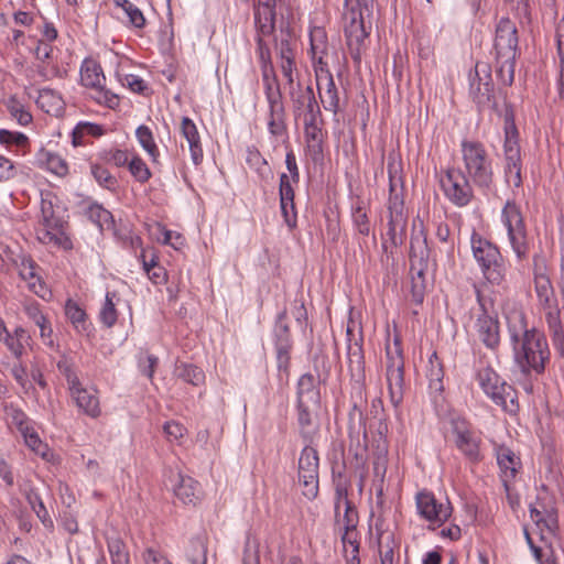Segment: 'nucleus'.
I'll list each match as a JSON object with an SVG mask.
<instances>
[{
  "mask_svg": "<svg viewBox=\"0 0 564 564\" xmlns=\"http://www.w3.org/2000/svg\"><path fill=\"white\" fill-rule=\"evenodd\" d=\"M505 315L514 364L525 376L543 375L551 359L544 333L535 327L529 328L525 314L520 308H513Z\"/></svg>",
  "mask_w": 564,
  "mask_h": 564,
  "instance_id": "obj_1",
  "label": "nucleus"
},
{
  "mask_svg": "<svg viewBox=\"0 0 564 564\" xmlns=\"http://www.w3.org/2000/svg\"><path fill=\"white\" fill-rule=\"evenodd\" d=\"M65 213L64 206L52 192L41 194V218L35 229L41 243L72 249V241L66 235Z\"/></svg>",
  "mask_w": 564,
  "mask_h": 564,
  "instance_id": "obj_2",
  "label": "nucleus"
},
{
  "mask_svg": "<svg viewBox=\"0 0 564 564\" xmlns=\"http://www.w3.org/2000/svg\"><path fill=\"white\" fill-rule=\"evenodd\" d=\"M494 51L497 77L502 85L511 86L519 56V36L516 23L507 17L496 24Z\"/></svg>",
  "mask_w": 564,
  "mask_h": 564,
  "instance_id": "obj_3",
  "label": "nucleus"
},
{
  "mask_svg": "<svg viewBox=\"0 0 564 564\" xmlns=\"http://www.w3.org/2000/svg\"><path fill=\"white\" fill-rule=\"evenodd\" d=\"M470 247L484 279L491 285L506 284L508 263L499 247L475 230L470 237Z\"/></svg>",
  "mask_w": 564,
  "mask_h": 564,
  "instance_id": "obj_4",
  "label": "nucleus"
},
{
  "mask_svg": "<svg viewBox=\"0 0 564 564\" xmlns=\"http://www.w3.org/2000/svg\"><path fill=\"white\" fill-rule=\"evenodd\" d=\"M503 171L506 181L516 188L522 186V149L520 132L516 124L514 109L506 104L503 112Z\"/></svg>",
  "mask_w": 564,
  "mask_h": 564,
  "instance_id": "obj_5",
  "label": "nucleus"
},
{
  "mask_svg": "<svg viewBox=\"0 0 564 564\" xmlns=\"http://www.w3.org/2000/svg\"><path fill=\"white\" fill-rule=\"evenodd\" d=\"M460 152L465 167L464 173L477 187L490 188L494 182V170L486 147L480 141L463 140Z\"/></svg>",
  "mask_w": 564,
  "mask_h": 564,
  "instance_id": "obj_6",
  "label": "nucleus"
},
{
  "mask_svg": "<svg viewBox=\"0 0 564 564\" xmlns=\"http://www.w3.org/2000/svg\"><path fill=\"white\" fill-rule=\"evenodd\" d=\"M501 221L507 229L509 245L519 262L529 258L531 238L520 206L508 199L501 210Z\"/></svg>",
  "mask_w": 564,
  "mask_h": 564,
  "instance_id": "obj_7",
  "label": "nucleus"
},
{
  "mask_svg": "<svg viewBox=\"0 0 564 564\" xmlns=\"http://www.w3.org/2000/svg\"><path fill=\"white\" fill-rule=\"evenodd\" d=\"M386 381L391 404L397 409L404 399L406 383L404 378V355L402 339L394 334L393 345L386 344Z\"/></svg>",
  "mask_w": 564,
  "mask_h": 564,
  "instance_id": "obj_8",
  "label": "nucleus"
},
{
  "mask_svg": "<svg viewBox=\"0 0 564 564\" xmlns=\"http://www.w3.org/2000/svg\"><path fill=\"white\" fill-rule=\"evenodd\" d=\"M477 381L485 394L505 412L517 414L519 411L518 393L491 368L478 370Z\"/></svg>",
  "mask_w": 564,
  "mask_h": 564,
  "instance_id": "obj_9",
  "label": "nucleus"
},
{
  "mask_svg": "<svg viewBox=\"0 0 564 564\" xmlns=\"http://www.w3.org/2000/svg\"><path fill=\"white\" fill-rule=\"evenodd\" d=\"M80 84L93 90L91 98L99 105L116 109L120 105L119 95L106 88V76L101 65L94 58H85L79 69Z\"/></svg>",
  "mask_w": 564,
  "mask_h": 564,
  "instance_id": "obj_10",
  "label": "nucleus"
},
{
  "mask_svg": "<svg viewBox=\"0 0 564 564\" xmlns=\"http://www.w3.org/2000/svg\"><path fill=\"white\" fill-rule=\"evenodd\" d=\"M469 96L479 110L496 109L495 85L491 67L486 62H477L474 70L469 72Z\"/></svg>",
  "mask_w": 564,
  "mask_h": 564,
  "instance_id": "obj_11",
  "label": "nucleus"
},
{
  "mask_svg": "<svg viewBox=\"0 0 564 564\" xmlns=\"http://www.w3.org/2000/svg\"><path fill=\"white\" fill-rule=\"evenodd\" d=\"M451 433L455 447L470 464L482 460L481 437L473 425L464 417L456 416L451 420Z\"/></svg>",
  "mask_w": 564,
  "mask_h": 564,
  "instance_id": "obj_12",
  "label": "nucleus"
},
{
  "mask_svg": "<svg viewBox=\"0 0 564 564\" xmlns=\"http://www.w3.org/2000/svg\"><path fill=\"white\" fill-rule=\"evenodd\" d=\"M415 245V240L412 238L410 247V274H411V301L416 305H421L425 297V272L427 269L429 248L427 239L424 236L422 242Z\"/></svg>",
  "mask_w": 564,
  "mask_h": 564,
  "instance_id": "obj_13",
  "label": "nucleus"
},
{
  "mask_svg": "<svg viewBox=\"0 0 564 564\" xmlns=\"http://www.w3.org/2000/svg\"><path fill=\"white\" fill-rule=\"evenodd\" d=\"M373 0H345V7L351 12V21L345 28L347 45L351 57L359 59L361 47L368 36L362 21L364 12H370Z\"/></svg>",
  "mask_w": 564,
  "mask_h": 564,
  "instance_id": "obj_14",
  "label": "nucleus"
},
{
  "mask_svg": "<svg viewBox=\"0 0 564 564\" xmlns=\"http://www.w3.org/2000/svg\"><path fill=\"white\" fill-rule=\"evenodd\" d=\"M476 299L479 305L480 313L475 322V330L478 339L491 350H495L500 345V324L496 313H490L494 304L487 301L481 291L476 288Z\"/></svg>",
  "mask_w": 564,
  "mask_h": 564,
  "instance_id": "obj_15",
  "label": "nucleus"
},
{
  "mask_svg": "<svg viewBox=\"0 0 564 564\" xmlns=\"http://www.w3.org/2000/svg\"><path fill=\"white\" fill-rule=\"evenodd\" d=\"M313 443L304 445L299 458V484L302 495L308 500H314L319 492V457Z\"/></svg>",
  "mask_w": 564,
  "mask_h": 564,
  "instance_id": "obj_16",
  "label": "nucleus"
},
{
  "mask_svg": "<svg viewBox=\"0 0 564 564\" xmlns=\"http://www.w3.org/2000/svg\"><path fill=\"white\" fill-rule=\"evenodd\" d=\"M470 178L459 169L449 167L441 176L440 184L445 197L457 207H465L474 199Z\"/></svg>",
  "mask_w": 564,
  "mask_h": 564,
  "instance_id": "obj_17",
  "label": "nucleus"
},
{
  "mask_svg": "<svg viewBox=\"0 0 564 564\" xmlns=\"http://www.w3.org/2000/svg\"><path fill=\"white\" fill-rule=\"evenodd\" d=\"M417 513L435 529L443 525L452 516L453 507L448 500L438 501L434 494L422 490L415 497Z\"/></svg>",
  "mask_w": 564,
  "mask_h": 564,
  "instance_id": "obj_18",
  "label": "nucleus"
},
{
  "mask_svg": "<svg viewBox=\"0 0 564 564\" xmlns=\"http://www.w3.org/2000/svg\"><path fill=\"white\" fill-rule=\"evenodd\" d=\"M274 349L276 358V367L280 372L286 377L290 375L291 352L293 349V340L286 323V311L283 310L278 314L273 328Z\"/></svg>",
  "mask_w": 564,
  "mask_h": 564,
  "instance_id": "obj_19",
  "label": "nucleus"
},
{
  "mask_svg": "<svg viewBox=\"0 0 564 564\" xmlns=\"http://www.w3.org/2000/svg\"><path fill=\"white\" fill-rule=\"evenodd\" d=\"M275 48L278 51L279 67L286 80L288 93L303 87L300 82H296V41L292 39L289 32H286L282 35L281 40L275 43Z\"/></svg>",
  "mask_w": 564,
  "mask_h": 564,
  "instance_id": "obj_20",
  "label": "nucleus"
},
{
  "mask_svg": "<svg viewBox=\"0 0 564 564\" xmlns=\"http://www.w3.org/2000/svg\"><path fill=\"white\" fill-rule=\"evenodd\" d=\"M315 76L318 95L324 109L332 111L333 113H337L339 110L338 89L335 85L333 75L326 68V63L323 62L322 56L318 57L317 64L315 65Z\"/></svg>",
  "mask_w": 564,
  "mask_h": 564,
  "instance_id": "obj_21",
  "label": "nucleus"
},
{
  "mask_svg": "<svg viewBox=\"0 0 564 564\" xmlns=\"http://www.w3.org/2000/svg\"><path fill=\"white\" fill-rule=\"evenodd\" d=\"M388 230L387 236L389 242L393 247L402 246L406 237L408 213L404 203L393 197L388 205Z\"/></svg>",
  "mask_w": 564,
  "mask_h": 564,
  "instance_id": "obj_22",
  "label": "nucleus"
},
{
  "mask_svg": "<svg viewBox=\"0 0 564 564\" xmlns=\"http://www.w3.org/2000/svg\"><path fill=\"white\" fill-rule=\"evenodd\" d=\"M352 330L350 328L347 329L348 336V345H347V359H348V368L351 376V379L357 384L358 389L361 390L365 386L366 380V362L365 355L362 348V336L358 339L352 340L350 336H352Z\"/></svg>",
  "mask_w": 564,
  "mask_h": 564,
  "instance_id": "obj_23",
  "label": "nucleus"
},
{
  "mask_svg": "<svg viewBox=\"0 0 564 564\" xmlns=\"http://www.w3.org/2000/svg\"><path fill=\"white\" fill-rule=\"evenodd\" d=\"M285 0H253V19L256 30L262 34H274L276 8Z\"/></svg>",
  "mask_w": 564,
  "mask_h": 564,
  "instance_id": "obj_24",
  "label": "nucleus"
},
{
  "mask_svg": "<svg viewBox=\"0 0 564 564\" xmlns=\"http://www.w3.org/2000/svg\"><path fill=\"white\" fill-rule=\"evenodd\" d=\"M69 394L78 410L85 415L97 419L101 414L98 392L94 388H85L82 382L70 387Z\"/></svg>",
  "mask_w": 564,
  "mask_h": 564,
  "instance_id": "obj_25",
  "label": "nucleus"
},
{
  "mask_svg": "<svg viewBox=\"0 0 564 564\" xmlns=\"http://www.w3.org/2000/svg\"><path fill=\"white\" fill-rule=\"evenodd\" d=\"M321 404L297 403L299 432L304 444L313 443L319 431L317 411Z\"/></svg>",
  "mask_w": 564,
  "mask_h": 564,
  "instance_id": "obj_26",
  "label": "nucleus"
},
{
  "mask_svg": "<svg viewBox=\"0 0 564 564\" xmlns=\"http://www.w3.org/2000/svg\"><path fill=\"white\" fill-rule=\"evenodd\" d=\"M14 262L19 269L21 279L28 281L30 291L42 299H46V295H50V291L36 273V262L30 256L24 253L20 254Z\"/></svg>",
  "mask_w": 564,
  "mask_h": 564,
  "instance_id": "obj_27",
  "label": "nucleus"
},
{
  "mask_svg": "<svg viewBox=\"0 0 564 564\" xmlns=\"http://www.w3.org/2000/svg\"><path fill=\"white\" fill-rule=\"evenodd\" d=\"M293 182L290 180L289 175L282 173L280 175V184H279V196H280V207L281 213L284 218L285 224L290 228H294L296 226V210L294 204V188Z\"/></svg>",
  "mask_w": 564,
  "mask_h": 564,
  "instance_id": "obj_28",
  "label": "nucleus"
},
{
  "mask_svg": "<svg viewBox=\"0 0 564 564\" xmlns=\"http://www.w3.org/2000/svg\"><path fill=\"white\" fill-rule=\"evenodd\" d=\"M289 97L292 102L294 118L321 109L311 85L289 91Z\"/></svg>",
  "mask_w": 564,
  "mask_h": 564,
  "instance_id": "obj_29",
  "label": "nucleus"
},
{
  "mask_svg": "<svg viewBox=\"0 0 564 564\" xmlns=\"http://www.w3.org/2000/svg\"><path fill=\"white\" fill-rule=\"evenodd\" d=\"M26 316L40 328V337L44 345L53 348V328L47 317L42 313L37 302H26L23 306Z\"/></svg>",
  "mask_w": 564,
  "mask_h": 564,
  "instance_id": "obj_30",
  "label": "nucleus"
},
{
  "mask_svg": "<svg viewBox=\"0 0 564 564\" xmlns=\"http://www.w3.org/2000/svg\"><path fill=\"white\" fill-rule=\"evenodd\" d=\"M181 133L187 141L191 158L195 165H199L204 158L200 135L194 121L188 117H183L181 121Z\"/></svg>",
  "mask_w": 564,
  "mask_h": 564,
  "instance_id": "obj_31",
  "label": "nucleus"
},
{
  "mask_svg": "<svg viewBox=\"0 0 564 564\" xmlns=\"http://www.w3.org/2000/svg\"><path fill=\"white\" fill-rule=\"evenodd\" d=\"M37 166L47 170L59 177L68 174V164L59 154L41 149L35 156Z\"/></svg>",
  "mask_w": 564,
  "mask_h": 564,
  "instance_id": "obj_32",
  "label": "nucleus"
},
{
  "mask_svg": "<svg viewBox=\"0 0 564 564\" xmlns=\"http://www.w3.org/2000/svg\"><path fill=\"white\" fill-rule=\"evenodd\" d=\"M297 403H307L310 405L321 404V393L315 377L307 372L300 377L297 381Z\"/></svg>",
  "mask_w": 564,
  "mask_h": 564,
  "instance_id": "obj_33",
  "label": "nucleus"
},
{
  "mask_svg": "<svg viewBox=\"0 0 564 564\" xmlns=\"http://www.w3.org/2000/svg\"><path fill=\"white\" fill-rule=\"evenodd\" d=\"M178 482L174 487V495L185 505H196L200 498L198 481L189 476L177 475Z\"/></svg>",
  "mask_w": 564,
  "mask_h": 564,
  "instance_id": "obj_34",
  "label": "nucleus"
},
{
  "mask_svg": "<svg viewBox=\"0 0 564 564\" xmlns=\"http://www.w3.org/2000/svg\"><path fill=\"white\" fill-rule=\"evenodd\" d=\"M497 462L501 470L502 482L507 487V484L516 477L520 460L510 448L501 446L497 451Z\"/></svg>",
  "mask_w": 564,
  "mask_h": 564,
  "instance_id": "obj_35",
  "label": "nucleus"
},
{
  "mask_svg": "<svg viewBox=\"0 0 564 564\" xmlns=\"http://www.w3.org/2000/svg\"><path fill=\"white\" fill-rule=\"evenodd\" d=\"M140 258L142 260L143 270L154 284H162L166 281V271L159 264V258L153 250H142Z\"/></svg>",
  "mask_w": 564,
  "mask_h": 564,
  "instance_id": "obj_36",
  "label": "nucleus"
},
{
  "mask_svg": "<svg viewBox=\"0 0 564 564\" xmlns=\"http://www.w3.org/2000/svg\"><path fill=\"white\" fill-rule=\"evenodd\" d=\"M304 138L306 143V151L313 162L321 161L323 159L322 124L304 128Z\"/></svg>",
  "mask_w": 564,
  "mask_h": 564,
  "instance_id": "obj_37",
  "label": "nucleus"
},
{
  "mask_svg": "<svg viewBox=\"0 0 564 564\" xmlns=\"http://www.w3.org/2000/svg\"><path fill=\"white\" fill-rule=\"evenodd\" d=\"M426 377L429 379V388L437 393L443 392L444 390V368L443 364L434 351L429 358V366L426 371Z\"/></svg>",
  "mask_w": 564,
  "mask_h": 564,
  "instance_id": "obj_38",
  "label": "nucleus"
},
{
  "mask_svg": "<svg viewBox=\"0 0 564 564\" xmlns=\"http://www.w3.org/2000/svg\"><path fill=\"white\" fill-rule=\"evenodd\" d=\"M65 315L78 333L88 334L91 324L87 322L86 312L73 300L65 304Z\"/></svg>",
  "mask_w": 564,
  "mask_h": 564,
  "instance_id": "obj_39",
  "label": "nucleus"
},
{
  "mask_svg": "<svg viewBox=\"0 0 564 564\" xmlns=\"http://www.w3.org/2000/svg\"><path fill=\"white\" fill-rule=\"evenodd\" d=\"M175 376L186 383L199 387L205 383V372L202 368L187 362H180L175 366Z\"/></svg>",
  "mask_w": 564,
  "mask_h": 564,
  "instance_id": "obj_40",
  "label": "nucleus"
},
{
  "mask_svg": "<svg viewBox=\"0 0 564 564\" xmlns=\"http://www.w3.org/2000/svg\"><path fill=\"white\" fill-rule=\"evenodd\" d=\"M36 104L50 115H58L64 108L62 97L50 88H43L39 91Z\"/></svg>",
  "mask_w": 564,
  "mask_h": 564,
  "instance_id": "obj_41",
  "label": "nucleus"
},
{
  "mask_svg": "<svg viewBox=\"0 0 564 564\" xmlns=\"http://www.w3.org/2000/svg\"><path fill=\"white\" fill-rule=\"evenodd\" d=\"M135 138L141 148L148 153L152 162L158 163L160 151L155 143L152 130L148 126L141 124L135 130Z\"/></svg>",
  "mask_w": 564,
  "mask_h": 564,
  "instance_id": "obj_42",
  "label": "nucleus"
},
{
  "mask_svg": "<svg viewBox=\"0 0 564 564\" xmlns=\"http://www.w3.org/2000/svg\"><path fill=\"white\" fill-rule=\"evenodd\" d=\"M351 219L356 230L362 236L371 231L370 219L364 199L358 197L351 207Z\"/></svg>",
  "mask_w": 564,
  "mask_h": 564,
  "instance_id": "obj_43",
  "label": "nucleus"
},
{
  "mask_svg": "<svg viewBox=\"0 0 564 564\" xmlns=\"http://www.w3.org/2000/svg\"><path fill=\"white\" fill-rule=\"evenodd\" d=\"M334 522L335 527L338 528V532H340V530L356 529L359 523V516L356 506L354 503H347V508H344L343 513L341 510L338 516L334 513Z\"/></svg>",
  "mask_w": 564,
  "mask_h": 564,
  "instance_id": "obj_44",
  "label": "nucleus"
},
{
  "mask_svg": "<svg viewBox=\"0 0 564 564\" xmlns=\"http://www.w3.org/2000/svg\"><path fill=\"white\" fill-rule=\"evenodd\" d=\"M115 300H119L116 292H107L105 303L100 310V322L107 327H112L118 319Z\"/></svg>",
  "mask_w": 564,
  "mask_h": 564,
  "instance_id": "obj_45",
  "label": "nucleus"
},
{
  "mask_svg": "<svg viewBox=\"0 0 564 564\" xmlns=\"http://www.w3.org/2000/svg\"><path fill=\"white\" fill-rule=\"evenodd\" d=\"M0 143L6 147H15L18 151L24 154L30 145V140L22 132L0 129Z\"/></svg>",
  "mask_w": 564,
  "mask_h": 564,
  "instance_id": "obj_46",
  "label": "nucleus"
},
{
  "mask_svg": "<svg viewBox=\"0 0 564 564\" xmlns=\"http://www.w3.org/2000/svg\"><path fill=\"white\" fill-rule=\"evenodd\" d=\"M556 43H557V55H558V78H557V91L561 100L564 101V22L560 23L556 30Z\"/></svg>",
  "mask_w": 564,
  "mask_h": 564,
  "instance_id": "obj_47",
  "label": "nucleus"
},
{
  "mask_svg": "<svg viewBox=\"0 0 564 564\" xmlns=\"http://www.w3.org/2000/svg\"><path fill=\"white\" fill-rule=\"evenodd\" d=\"M246 163L251 170L256 171L261 178H267L271 174L267 160L256 148L247 150Z\"/></svg>",
  "mask_w": 564,
  "mask_h": 564,
  "instance_id": "obj_48",
  "label": "nucleus"
},
{
  "mask_svg": "<svg viewBox=\"0 0 564 564\" xmlns=\"http://www.w3.org/2000/svg\"><path fill=\"white\" fill-rule=\"evenodd\" d=\"M7 110L12 119L21 126H28L32 122L31 112L15 98L10 97L6 102Z\"/></svg>",
  "mask_w": 564,
  "mask_h": 564,
  "instance_id": "obj_49",
  "label": "nucleus"
},
{
  "mask_svg": "<svg viewBox=\"0 0 564 564\" xmlns=\"http://www.w3.org/2000/svg\"><path fill=\"white\" fill-rule=\"evenodd\" d=\"M186 557L191 564L207 563V546L200 538H193L186 550Z\"/></svg>",
  "mask_w": 564,
  "mask_h": 564,
  "instance_id": "obj_50",
  "label": "nucleus"
},
{
  "mask_svg": "<svg viewBox=\"0 0 564 564\" xmlns=\"http://www.w3.org/2000/svg\"><path fill=\"white\" fill-rule=\"evenodd\" d=\"M90 172L96 182L104 188L115 191L118 187L117 178L106 169L98 163L90 164Z\"/></svg>",
  "mask_w": 564,
  "mask_h": 564,
  "instance_id": "obj_51",
  "label": "nucleus"
},
{
  "mask_svg": "<svg viewBox=\"0 0 564 564\" xmlns=\"http://www.w3.org/2000/svg\"><path fill=\"white\" fill-rule=\"evenodd\" d=\"M128 169L134 180L142 184L147 183L152 176V173L147 163L138 154H134L131 158Z\"/></svg>",
  "mask_w": 564,
  "mask_h": 564,
  "instance_id": "obj_52",
  "label": "nucleus"
},
{
  "mask_svg": "<svg viewBox=\"0 0 564 564\" xmlns=\"http://www.w3.org/2000/svg\"><path fill=\"white\" fill-rule=\"evenodd\" d=\"M285 117V111L268 113V129L272 137L281 138L288 135Z\"/></svg>",
  "mask_w": 564,
  "mask_h": 564,
  "instance_id": "obj_53",
  "label": "nucleus"
},
{
  "mask_svg": "<svg viewBox=\"0 0 564 564\" xmlns=\"http://www.w3.org/2000/svg\"><path fill=\"white\" fill-rule=\"evenodd\" d=\"M85 215L99 228H102L104 225L110 224L112 220L111 213L97 203H91L86 208Z\"/></svg>",
  "mask_w": 564,
  "mask_h": 564,
  "instance_id": "obj_54",
  "label": "nucleus"
},
{
  "mask_svg": "<svg viewBox=\"0 0 564 564\" xmlns=\"http://www.w3.org/2000/svg\"><path fill=\"white\" fill-rule=\"evenodd\" d=\"M57 369L58 371L65 377L68 389L78 382H80L79 378L77 377L75 370H74V364L73 361L67 358L65 355L61 357V359L57 361Z\"/></svg>",
  "mask_w": 564,
  "mask_h": 564,
  "instance_id": "obj_55",
  "label": "nucleus"
},
{
  "mask_svg": "<svg viewBox=\"0 0 564 564\" xmlns=\"http://www.w3.org/2000/svg\"><path fill=\"white\" fill-rule=\"evenodd\" d=\"M373 465V484L377 486V496L383 494V481L387 473V462L382 456H377L372 463Z\"/></svg>",
  "mask_w": 564,
  "mask_h": 564,
  "instance_id": "obj_56",
  "label": "nucleus"
},
{
  "mask_svg": "<svg viewBox=\"0 0 564 564\" xmlns=\"http://www.w3.org/2000/svg\"><path fill=\"white\" fill-rule=\"evenodd\" d=\"M24 437L25 444L36 454L41 456H45L46 454V445L42 443L37 433L32 429H25L23 433H21Z\"/></svg>",
  "mask_w": 564,
  "mask_h": 564,
  "instance_id": "obj_57",
  "label": "nucleus"
},
{
  "mask_svg": "<svg viewBox=\"0 0 564 564\" xmlns=\"http://www.w3.org/2000/svg\"><path fill=\"white\" fill-rule=\"evenodd\" d=\"M532 554L539 564H557L554 550L551 545L532 546Z\"/></svg>",
  "mask_w": 564,
  "mask_h": 564,
  "instance_id": "obj_58",
  "label": "nucleus"
},
{
  "mask_svg": "<svg viewBox=\"0 0 564 564\" xmlns=\"http://www.w3.org/2000/svg\"><path fill=\"white\" fill-rule=\"evenodd\" d=\"M332 485L333 488L351 487V480L346 474V465L344 463L332 467Z\"/></svg>",
  "mask_w": 564,
  "mask_h": 564,
  "instance_id": "obj_59",
  "label": "nucleus"
},
{
  "mask_svg": "<svg viewBox=\"0 0 564 564\" xmlns=\"http://www.w3.org/2000/svg\"><path fill=\"white\" fill-rule=\"evenodd\" d=\"M104 160L117 167L128 166L130 162L129 153L126 150L115 149L104 153Z\"/></svg>",
  "mask_w": 564,
  "mask_h": 564,
  "instance_id": "obj_60",
  "label": "nucleus"
},
{
  "mask_svg": "<svg viewBox=\"0 0 564 564\" xmlns=\"http://www.w3.org/2000/svg\"><path fill=\"white\" fill-rule=\"evenodd\" d=\"M340 542L343 550H357L360 549V534L356 529L340 530Z\"/></svg>",
  "mask_w": 564,
  "mask_h": 564,
  "instance_id": "obj_61",
  "label": "nucleus"
},
{
  "mask_svg": "<svg viewBox=\"0 0 564 564\" xmlns=\"http://www.w3.org/2000/svg\"><path fill=\"white\" fill-rule=\"evenodd\" d=\"M386 542H380V561L381 564H394V546L395 541L393 534H388L384 538Z\"/></svg>",
  "mask_w": 564,
  "mask_h": 564,
  "instance_id": "obj_62",
  "label": "nucleus"
},
{
  "mask_svg": "<svg viewBox=\"0 0 564 564\" xmlns=\"http://www.w3.org/2000/svg\"><path fill=\"white\" fill-rule=\"evenodd\" d=\"M144 564H173L172 561L159 549L147 547L142 553Z\"/></svg>",
  "mask_w": 564,
  "mask_h": 564,
  "instance_id": "obj_63",
  "label": "nucleus"
},
{
  "mask_svg": "<svg viewBox=\"0 0 564 564\" xmlns=\"http://www.w3.org/2000/svg\"><path fill=\"white\" fill-rule=\"evenodd\" d=\"M163 431L170 442L178 443L184 437L187 430L183 424L176 421H169L164 424Z\"/></svg>",
  "mask_w": 564,
  "mask_h": 564,
  "instance_id": "obj_64",
  "label": "nucleus"
}]
</instances>
